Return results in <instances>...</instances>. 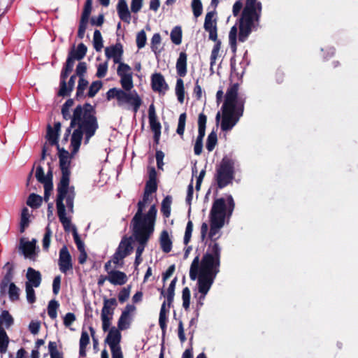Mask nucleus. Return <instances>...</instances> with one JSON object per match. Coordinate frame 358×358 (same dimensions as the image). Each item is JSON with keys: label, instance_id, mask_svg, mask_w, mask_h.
Here are the masks:
<instances>
[{"label": "nucleus", "instance_id": "f257e3e1", "mask_svg": "<svg viewBox=\"0 0 358 358\" xmlns=\"http://www.w3.org/2000/svg\"><path fill=\"white\" fill-rule=\"evenodd\" d=\"M220 252L221 248L218 243L213 242L209 244L202 259L196 256L191 264L189 278L192 280H198V289L201 294L200 300L205 299L220 271Z\"/></svg>", "mask_w": 358, "mask_h": 358}, {"label": "nucleus", "instance_id": "f03ea898", "mask_svg": "<svg viewBox=\"0 0 358 358\" xmlns=\"http://www.w3.org/2000/svg\"><path fill=\"white\" fill-rule=\"evenodd\" d=\"M76 127L77 128L74 129L71 138L72 154H76L78 151L83 134L85 135L87 143L99 127L95 112L90 104L78 106L75 108L70 127L67 129L63 141L67 142L71 129Z\"/></svg>", "mask_w": 358, "mask_h": 358}, {"label": "nucleus", "instance_id": "7ed1b4c3", "mask_svg": "<svg viewBox=\"0 0 358 358\" xmlns=\"http://www.w3.org/2000/svg\"><path fill=\"white\" fill-rule=\"evenodd\" d=\"M235 207L234 201L231 195L226 198L215 199L209 213L210 229L208 237L216 240L220 236V230L226 222H229Z\"/></svg>", "mask_w": 358, "mask_h": 358}, {"label": "nucleus", "instance_id": "20e7f679", "mask_svg": "<svg viewBox=\"0 0 358 358\" xmlns=\"http://www.w3.org/2000/svg\"><path fill=\"white\" fill-rule=\"evenodd\" d=\"M238 85H231L227 90L224 102L222 106V120L220 123L222 131L231 130L243 115L244 103L238 97Z\"/></svg>", "mask_w": 358, "mask_h": 358}, {"label": "nucleus", "instance_id": "39448f33", "mask_svg": "<svg viewBox=\"0 0 358 358\" xmlns=\"http://www.w3.org/2000/svg\"><path fill=\"white\" fill-rule=\"evenodd\" d=\"M60 182L57 191L56 207L59 221L66 231H69L71 227V218L67 217L68 213H73V201L76 196L74 187L70 186L69 182L60 192Z\"/></svg>", "mask_w": 358, "mask_h": 358}, {"label": "nucleus", "instance_id": "423d86ee", "mask_svg": "<svg viewBox=\"0 0 358 358\" xmlns=\"http://www.w3.org/2000/svg\"><path fill=\"white\" fill-rule=\"evenodd\" d=\"M108 101L115 100L116 105L122 108L131 109L136 114L143 103L142 99L136 90L113 87L106 92Z\"/></svg>", "mask_w": 358, "mask_h": 358}, {"label": "nucleus", "instance_id": "0eeeda50", "mask_svg": "<svg viewBox=\"0 0 358 358\" xmlns=\"http://www.w3.org/2000/svg\"><path fill=\"white\" fill-rule=\"evenodd\" d=\"M261 10L262 5L257 0H246L245 6L239 19V41L244 42L247 39L255 21L258 20Z\"/></svg>", "mask_w": 358, "mask_h": 358}, {"label": "nucleus", "instance_id": "6e6552de", "mask_svg": "<svg viewBox=\"0 0 358 358\" xmlns=\"http://www.w3.org/2000/svg\"><path fill=\"white\" fill-rule=\"evenodd\" d=\"M234 162L224 157L216 170V180L220 188H223L231 182L234 178Z\"/></svg>", "mask_w": 358, "mask_h": 358}, {"label": "nucleus", "instance_id": "1a4fd4ad", "mask_svg": "<svg viewBox=\"0 0 358 358\" xmlns=\"http://www.w3.org/2000/svg\"><path fill=\"white\" fill-rule=\"evenodd\" d=\"M120 329L112 327L108 333L105 342L110 347L112 358H123V353L120 347L122 335Z\"/></svg>", "mask_w": 358, "mask_h": 358}, {"label": "nucleus", "instance_id": "9d476101", "mask_svg": "<svg viewBox=\"0 0 358 358\" xmlns=\"http://www.w3.org/2000/svg\"><path fill=\"white\" fill-rule=\"evenodd\" d=\"M57 150L59 152V166L62 171V178L60 179V192L62 191V189L67 185V183L69 182V177H70V159L69 152L59 148V145H57Z\"/></svg>", "mask_w": 358, "mask_h": 358}, {"label": "nucleus", "instance_id": "9b49d317", "mask_svg": "<svg viewBox=\"0 0 358 358\" xmlns=\"http://www.w3.org/2000/svg\"><path fill=\"white\" fill-rule=\"evenodd\" d=\"M117 74L120 78V83L124 90H132L134 87L133 72L127 64H120L117 69Z\"/></svg>", "mask_w": 358, "mask_h": 358}, {"label": "nucleus", "instance_id": "f8f14e48", "mask_svg": "<svg viewBox=\"0 0 358 358\" xmlns=\"http://www.w3.org/2000/svg\"><path fill=\"white\" fill-rule=\"evenodd\" d=\"M157 215V208L155 205H152L148 213L146 214L144 220H142V216L137 222H132L134 225V231H136V227H142L150 236L154 230V223Z\"/></svg>", "mask_w": 358, "mask_h": 358}, {"label": "nucleus", "instance_id": "ddd939ff", "mask_svg": "<svg viewBox=\"0 0 358 358\" xmlns=\"http://www.w3.org/2000/svg\"><path fill=\"white\" fill-rule=\"evenodd\" d=\"M37 241L33 238L29 241L22 238L20 241L19 249L25 258L35 262L38 257L39 250L36 247Z\"/></svg>", "mask_w": 358, "mask_h": 358}, {"label": "nucleus", "instance_id": "4468645a", "mask_svg": "<svg viewBox=\"0 0 358 358\" xmlns=\"http://www.w3.org/2000/svg\"><path fill=\"white\" fill-rule=\"evenodd\" d=\"M131 250L132 247L130 241L127 238H123L113 256V263L116 266H122L123 259L129 255Z\"/></svg>", "mask_w": 358, "mask_h": 358}, {"label": "nucleus", "instance_id": "2eb2a0df", "mask_svg": "<svg viewBox=\"0 0 358 358\" xmlns=\"http://www.w3.org/2000/svg\"><path fill=\"white\" fill-rule=\"evenodd\" d=\"M136 240L140 243V245L137 248L136 252V259L135 265L138 266L142 262L141 255L144 250L145 245L150 238L149 233L145 231L143 228L137 227L136 231H134Z\"/></svg>", "mask_w": 358, "mask_h": 358}, {"label": "nucleus", "instance_id": "dca6fc26", "mask_svg": "<svg viewBox=\"0 0 358 358\" xmlns=\"http://www.w3.org/2000/svg\"><path fill=\"white\" fill-rule=\"evenodd\" d=\"M206 121V116L203 113H200L198 117L199 134L194 145V152L196 155H200L202 152L203 139L205 136Z\"/></svg>", "mask_w": 358, "mask_h": 358}, {"label": "nucleus", "instance_id": "f3484780", "mask_svg": "<svg viewBox=\"0 0 358 358\" xmlns=\"http://www.w3.org/2000/svg\"><path fill=\"white\" fill-rule=\"evenodd\" d=\"M135 311L136 307L134 305H127L118 320L117 328L122 331L127 329L130 326Z\"/></svg>", "mask_w": 358, "mask_h": 358}, {"label": "nucleus", "instance_id": "a211bd4d", "mask_svg": "<svg viewBox=\"0 0 358 358\" xmlns=\"http://www.w3.org/2000/svg\"><path fill=\"white\" fill-rule=\"evenodd\" d=\"M58 265L60 271L63 273H66L69 271L72 270L73 268L71 256L67 247L65 245L59 250Z\"/></svg>", "mask_w": 358, "mask_h": 358}, {"label": "nucleus", "instance_id": "6ab92c4d", "mask_svg": "<svg viewBox=\"0 0 358 358\" xmlns=\"http://www.w3.org/2000/svg\"><path fill=\"white\" fill-rule=\"evenodd\" d=\"M213 12H208L205 17L203 27L204 29L209 33V39L217 41V22L214 17Z\"/></svg>", "mask_w": 358, "mask_h": 358}, {"label": "nucleus", "instance_id": "aec40b11", "mask_svg": "<svg viewBox=\"0 0 358 358\" xmlns=\"http://www.w3.org/2000/svg\"><path fill=\"white\" fill-rule=\"evenodd\" d=\"M151 87L154 92L165 94L169 89L164 76L160 73H155L151 76Z\"/></svg>", "mask_w": 358, "mask_h": 358}, {"label": "nucleus", "instance_id": "412c9836", "mask_svg": "<svg viewBox=\"0 0 358 358\" xmlns=\"http://www.w3.org/2000/svg\"><path fill=\"white\" fill-rule=\"evenodd\" d=\"M105 55L108 59H113L114 63L118 64V65L124 64L122 62L123 48L120 43L106 47L105 48Z\"/></svg>", "mask_w": 358, "mask_h": 358}, {"label": "nucleus", "instance_id": "4be33fe9", "mask_svg": "<svg viewBox=\"0 0 358 358\" xmlns=\"http://www.w3.org/2000/svg\"><path fill=\"white\" fill-rule=\"evenodd\" d=\"M35 176L40 182L44 184L45 199H48L50 196V192L52 189V183L49 181L48 176H45L43 169L41 166H37Z\"/></svg>", "mask_w": 358, "mask_h": 358}, {"label": "nucleus", "instance_id": "5701e85b", "mask_svg": "<svg viewBox=\"0 0 358 358\" xmlns=\"http://www.w3.org/2000/svg\"><path fill=\"white\" fill-rule=\"evenodd\" d=\"M60 129L61 124L59 122L55 123L53 127L50 125L48 126L46 138L50 145H59L58 137L59 136Z\"/></svg>", "mask_w": 358, "mask_h": 358}, {"label": "nucleus", "instance_id": "b1692460", "mask_svg": "<svg viewBox=\"0 0 358 358\" xmlns=\"http://www.w3.org/2000/svg\"><path fill=\"white\" fill-rule=\"evenodd\" d=\"M108 278V281L114 285H124L128 280L127 275L124 272L118 270L110 271Z\"/></svg>", "mask_w": 358, "mask_h": 358}, {"label": "nucleus", "instance_id": "393cba45", "mask_svg": "<svg viewBox=\"0 0 358 358\" xmlns=\"http://www.w3.org/2000/svg\"><path fill=\"white\" fill-rule=\"evenodd\" d=\"M187 55L185 52H181L176 62V71L180 77H185L187 72Z\"/></svg>", "mask_w": 358, "mask_h": 358}, {"label": "nucleus", "instance_id": "a878e982", "mask_svg": "<svg viewBox=\"0 0 358 358\" xmlns=\"http://www.w3.org/2000/svg\"><path fill=\"white\" fill-rule=\"evenodd\" d=\"M117 13L120 18L125 22L129 23L131 14L125 0H119L117 5Z\"/></svg>", "mask_w": 358, "mask_h": 358}, {"label": "nucleus", "instance_id": "bb28decb", "mask_svg": "<svg viewBox=\"0 0 358 358\" xmlns=\"http://www.w3.org/2000/svg\"><path fill=\"white\" fill-rule=\"evenodd\" d=\"M26 276L28 280V282L26 283H29L32 287H39L41 282V275L39 271L29 267L27 269Z\"/></svg>", "mask_w": 358, "mask_h": 358}, {"label": "nucleus", "instance_id": "cd10ccee", "mask_svg": "<svg viewBox=\"0 0 358 358\" xmlns=\"http://www.w3.org/2000/svg\"><path fill=\"white\" fill-rule=\"evenodd\" d=\"M152 194L144 192L143 197L141 201L138 203V210L133 217L132 222H137L142 216V213L146 205L152 201Z\"/></svg>", "mask_w": 358, "mask_h": 358}, {"label": "nucleus", "instance_id": "c85d7f7f", "mask_svg": "<svg viewBox=\"0 0 358 358\" xmlns=\"http://www.w3.org/2000/svg\"><path fill=\"white\" fill-rule=\"evenodd\" d=\"M117 303L115 298L111 299H103V306L101 309V315H113L114 314V310L117 306Z\"/></svg>", "mask_w": 358, "mask_h": 358}, {"label": "nucleus", "instance_id": "c756f323", "mask_svg": "<svg viewBox=\"0 0 358 358\" xmlns=\"http://www.w3.org/2000/svg\"><path fill=\"white\" fill-rule=\"evenodd\" d=\"M159 243L163 252L168 253L171 250L172 241L167 231L164 230L161 233Z\"/></svg>", "mask_w": 358, "mask_h": 358}, {"label": "nucleus", "instance_id": "7c9ffc66", "mask_svg": "<svg viewBox=\"0 0 358 358\" xmlns=\"http://www.w3.org/2000/svg\"><path fill=\"white\" fill-rule=\"evenodd\" d=\"M87 50V48L85 45L80 43L78 45L76 50H72L69 52V56L75 60H80L85 56Z\"/></svg>", "mask_w": 358, "mask_h": 358}, {"label": "nucleus", "instance_id": "2f4dec72", "mask_svg": "<svg viewBox=\"0 0 358 358\" xmlns=\"http://www.w3.org/2000/svg\"><path fill=\"white\" fill-rule=\"evenodd\" d=\"M161 42L160 34L158 33L155 34L151 38L150 48L155 55H158L162 52V48H160Z\"/></svg>", "mask_w": 358, "mask_h": 358}, {"label": "nucleus", "instance_id": "473e14b6", "mask_svg": "<svg viewBox=\"0 0 358 358\" xmlns=\"http://www.w3.org/2000/svg\"><path fill=\"white\" fill-rule=\"evenodd\" d=\"M10 342L8 336L3 328H0V352L5 354L7 352Z\"/></svg>", "mask_w": 358, "mask_h": 358}, {"label": "nucleus", "instance_id": "72a5a7b5", "mask_svg": "<svg viewBox=\"0 0 358 358\" xmlns=\"http://www.w3.org/2000/svg\"><path fill=\"white\" fill-rule=\"evenodd\" d=\"M175 90L178 101L182 103L185 99V87L181 78L177 80Z\"/></svg>", "mask_w": 358, "mask_h": 358}, {"label": "nucleus", "instance_id": "f704fd0d", "mask_svg": "<svg viewBox=\"0 0 358 358\" xmlns=\"http://www.w3.org/2000/svg\"><path fill=\"white\" fill-rule=\"evenodd\" d=\"M172 203V198L170 196H166L162 202L161 211L163 215L169 217L171 215V206Z\"/></svg>", "mask_w": 358, "mask_h": 358}, {"label": "nucleus", "instance_id": "c9c22d12", "mask_svg": "<svg viewBox=\"0 0 358 358\" xmlns=\"http://www.w3.org/2000/svg\"><path fill=\"white\" fill-rule=\"evenodd\" d=\"M29 210L27 208L22 209L21 213L20 219V231L21 233L24 232L25 229L29 226Z\"/></svg>", "mask_w": 358, "mask_h": 358}, {"label": "nucleus", "instance_id": "e433bc0d", "mask_svg": "<svg viewBox=\"0 0 358 358\" xmlns=\"http://www.w3.org/2000/svg\"><path fill=\"white\" fill-rule=\"evenodd\" d=\"M237 27L236 25L231 28L229 34V41L231 50L235 52L237 49L236 38H237Z\"/></svg>", "mask_w": 358, "mask_h": 358}, {"label": "nucleus", "instance_id": "4c0bfd02", "mask_svg": "<svg viewBox=\"0 0 358 358\" xmlns=\"http://www.w3.org/2000/svg\"><path fill=\"white\" fill-rule=\"evenodd\" d=\"M149 123L152 131L154 132V138L156 142H158L161 134V124L157 119L149 120Z\"/></svg>", "mask_w": 358, "mask_h": 358}, {"label": "nucleus", "instance_id": "58836bf2", "mask_svg": "<svg viewBox=\"0 0 358 358\" xmlns=\"http://www.w3.org/2000/svg\"><path fill=\"white\" fill-rule=\"evenodd\" d=\"M217 143V136L215 131H212L207 138L206 149L208 152H212Z\"/></svg>", "mask_w": 358, "mask_h": 358}, {"label": "nucleus", "instance_id": "ea45409f", "mask_svg": "<svg viewBox=\"0 0 358 358\" xmlns=\"http://www.w3.org/2000/svg\"><path fill=\"white\" fill-rule=\"evenodd\" d=\"M171 41L176 45H180L182 42V30L180 27H175L171 32Z\"/></svg>", "mask_w": 358, "mask_h": 358}, {"label": "nucleus", "instance_id": "a19ab883", "mask_svg": "<svg viewBox=\"0 0 358 358\" xmlns=\"http://www.w3.org/2000/svg\"><path fill=\"white\" fill-rule=\"evenodd\" d=\"M93 45H94V49L97 52L101 51L102 48H103V39H102L101 34L99 30L96 29L94 32Z\"/></svg>", "mask_w": 358, "mask_h": 358}, {"label": "nucleus", "instance_id": "79ce46f5", "mask_svg": "<svg viewBox=\"0 0 358 358\" xmlns=\"http://www.w3.org/2000/svg\"><path fill=\"white\" fill-rule=\"evenodd\" d=\"M70 72L66 71L65 70H62L61 73V83H60V90L58 92L59 96H66V79L68 77Z\"/></svg>", "mask_w": 358, "mask_h": 358}, {"label": "nucleus", "instance_id": "37998d69", "mask_svg": "<svg viewBox=\"0 0 358 358\" xmlns=\"http://www.w3.org/2000/svg\"><path fill=\"white\" fill-rule=\"evenodd\" d=\"M59 307V303L55 300H52L49 302L48 306V314L50 318L55 320L57 317V308Z\"/></svg>", "mask_w": 358, "mask_h": 358}, {"label": "nucleus", "instance_id": "c03bdc74", "mask_svg": "<svg viewBox=\"0 0 358 358\" xmlns=\"http://www.w3.org/2000/svg\"><path fill=\"white\" fill-rule=\"evenodd\" d=\"M41 202L42 199L40 196L31 194L27 201V204L31 208H38L41 206Z\"/></svg>", "mask_w": 358, "mask_h": 358}, {"label": "nucleus", "instance_id": "a18cd8bd", "mask_svg": "<svg viewBox=\"0 0 358 358\" xmlns=\"http://www.w3.org/2000/svg\"><path fill=\"white\" fill-rule=\"evenodd\" d=\"M88 86V81L84 78V77H81L79 78L78 85L77 87L76 96L81 97L84 95V92Z\"/></svg>", "mask_w": 358, "mask_h": 358}, {"label": "nucleus", "instance_id": "49530a36", "mask_svg": "<svg viewBox=\"0 0 358 358\" xmlns=\"http://www.w3.org/2000/svg\"><path fill=\"white\" fill-rule=\"evenodd\" d=\"M215 44L213 46V48L210 55V65L213 66L215 64L217 58L218 57L219 52L220 50L221 42L218 40L215 41Z\"/></svg>", "mask_w": 358, "mask_h": 358}, {"label": "nucleus", "instance_id": "de8ad7c7", "mask_svg": "<svg viewBox=\"0 0 358 358\" xmlns=\"http://www.w3.org/2000/svg\"><path fill=\"white\" fill-rule=\"evenodd\" d=\"M182 307L185 310H188L190 305V290L188 287H185L182 289Z\"/></svg>", "mask_w": 358, "mask_h": 358}, {"label": "nucleus", "instance_id": "09e8293b", "mask_svg": "<svg viewBox=\"0 0 358 358\" xmlns=\"http://www.w3.org/2000/svg\"><path fill=\"white\" fill-rule=\"evenodd\" d=\"M51 236L52 231L48 225L45 228V233L43 238V248L45 250H48L50 247Z\"/></svg>", "mask_w": 358, "mask_h": 358}, {"label": "nucleus", "instance_id": "8fccbe9b", "mask_svg": "<svg viewBox=\"0 0 358 358\" xmlns=\"http://www.w3.org/2000/svg\"><path fill=\"white\" fill-rule=\"evenodd\" d=\"M192 8L195 17H198L202 13L203 7L200 0H192Z\"/></svg>", "mask_w": 358, "mask_h": 358}, {"label": "nucleus", "instance_id": "3c124183", "mask_svg": "<svg viewBox=\"0 0 358 358\" xmlns=\"http://www.w3.org/2000/svg\"><path fill=\"white\" fill-rule=\"evenodd\" d=\"M185 122H186V114L182 113L179 116L178 119V128H177V133L182 136L185 131Z\"/></svg>", "mask_w": 358, "mask_h": 358}, {"label": "nucleus", "instance_id": "603ef678", "mask_svg": "<svg viewBox=\"0 0 358 358\" xmlns=\"http://www.w3.org/2000/svg\"><path fill=\"white\" fill-rule=\"evenodd\" d=\"M147 37L144 30H141L137 34L136 36V45L137 47L141 49L143 48L146 44Z\"/></svg>", "mask_w": 358, "mask_h": 358}, {"label": "nucleus", "instance_id": "864d4df0", "mask_svg": "<svg viewBox=\"0 0 358 358\" xmlns=\"http://www.w3.org/2000/svg\"><path fill=\"white\" fill-rule=\"evenodd\" d=\"M102 87V83L101 81H94L93 82L89 89L87 92V95L90 97H93L95 94L99 92V90Z\"/></svg>", "mask_w": 358, "mask_h": 358}, {"label": "nucleus", "instance_id": "5fc2aeb1", "mask_svg": "<svg viewBox=\"0 0 358 358\" xmlns=\"http://www.w3.org/2000/svg\"><path fill=\"white\" fill-rule=\"evenodd\" d=\"M29 283H26L27 299L29 303H33L36 301L35 291Z\"/></svg>", "mask_w": 358, "mask_h": 358}, {"label": "nucleus", "instance_id": "6e6d98bb", "mask_svg": "<svg viewBox=\"0 0 358 358\" xmlns=\"http://www.w3.org/2000/svg\"><path fill=\"white\" fill-rule=\"evenodd\" d=\"M113 317V315L110 316L101 315V319L102 322V329L103 331H108L109 329H110V327L111 325Z\"/></svg>", "mask_w": 358, "mask_h": 358}, {"label": "nucleus", "instance_id": "4d7b16f0", "mask_svg": "<svg viewBox=\"0 0 358 358\" xmlns=\"http://www.w3.org/2000/svg\"><path fill=\"white\" fill-rule=\"evenodd\" d=\"M192 231H193V223L192 221L189 220L187 224L185 236H184V243L185 245H187L189 242Z\"/></svg>", "mask_w": 358, "mask_h": 358}, {"label": "nucleus", "instance_id": "13d9d810", "mask_svg": "<svg viewBox=\"0 0 358 358\" xmlns=\"http://www.w3.org/2000/svg\"><path fill=\"white\" fill-rule=\"evenodd\" d=\"M72 228H73V239L77 245V248H78V250H83L85 249V245H84L83 242L81 241L76 227H73Z\"/></svg>", "mask_w": 358, "mask_h": 358}, {"label": "nucleus", "instance_id": "bf43d9fd", "mask_svg": "<svg viewBox=\"0 0 358 358\" xmlns=\"http://www.w3.org/2000/svg\"><path fill=\"white\" fill-rule=\"evenodd\" d=\"M107 71L108 63L106 62L99 64L97 66V71L96 76L98 78H103L106 75Z\"/></svg>", "mask_w": 358, "mask_h": 358}, {"label": "nucleus", "instance_id": "052dcab7", "mask_svg": "<svg viewBox=\"0 0 358 358\" xmlns=\"http://www.w3.org/2000/svg\"><path fill=\"white\" fill-rule=\"evenodd\" d=\"M19 289L15 286L14 283H10L9 286V296L12 300H17L19 298Z\"/></svg>", "mask_w": 358, "mask_h": 358}, {"label": "nucleus", "instance_id": "680f3d73", "mask_svg": "<svg viewBox=\"0 0 358 358\" xmlns=\"http://www.w3.org/2000/svg\"><path fill=\"white\" fill-rule=\"evenodd\" d=\"M92 10V0H87L81 19L88 20Z\"/></svg>", "mask_w": 358, "mask_h": 358}, {"label": "nucleus", "instance_id": "e2e57ef3", "mask_svg": "<svg viewBox=\"0 0 358 358\" xmlns=\"http://www.w3.org/2000/svg\"><path fill=\"white\" fill-rule=\"evenodd\" d=\"M76 315L72 313H66L64 318V324L66 327H70V326L76 321Z\"/></svg>", "mask_w": 358, "mask_h": 358}, {"label": "nucleus", "instance_id": "0e129e2a", "mask_svg": "<svg viewBox=\"0 0 358 358\" xmlns=\"http://www.w3.org/2000/svg\"><path fill=\"white\" fill-rule=\"evenodd\" d=\"M130 295V287L123 288L118 294V299L121 303L127 301Z\"/></svg>", "mask_w": 358, "mask_h": 358}, {"label": "nucleus", "instance_id": "69168bd1", "mask_svg": "<svg viewBox=\"0 0 358 358\" xmlns=\"http://www.w3.org/2000/svg\"><path fill=\"white\" fill-rule=\"evenodd\" d=\"M88 20L80 19L78 31V36L80 38H83L85 35V32L87 28Z\"/></svg>", "mask_w": 358, "mask_h": 358}, {"label": "nucleus", "instance_id": "338daca9", "mask_svg": "<svg viewBox=\"0 0 358 358\" xmlns=\"http://www.w3.org/2000/svg\"><path fill=\"white\" fill-rule=\"evenodd\" d=\"M157 190V182L155 180H148L146 183L145 192L152 194Z\"/></svg>", "mask_w": 358, "mask_h": 358}, {"label": "nucleus", "instance_id": "774afa93", "mask_svg": "<svg viewBox=\"0 0 358 358\" xmlns=\"http://www.w3.org/2000/svg\"><path fill=\"white\" fill-rule=\"evenodd\" d=\"M90 343V336L88 333L86 331H82L81 336L80 339V347L86 348L87 345Z\"/></svg>", "mask_w": 358, "mask_h": 358}]
</instances>
